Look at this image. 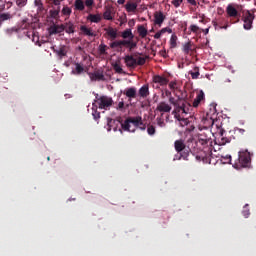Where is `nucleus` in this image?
Returning a JSON list of instances; mask_svg holds the SVG:
<instances>
[{
  "label": "nucleus",
  "mask_w": 256,
  "mask_h": 256,
  "mask_svg": "<svg viewBox=\"0 0 256 256\" xmlns=\"http://www.w3.org/2000/svg\"><path fill=\"white\" fill-rule=\"evenodd\" d=\"M118 123L121 125L122 131H127L128 133H135L137 129L140 131H145L147 125L143 122V117L141 116H129L124 121L123 118H117Z\"/></svg>",
  "instance_id": "obj_1"
},
{
  "label": "nucleus",
  "mask_w": 256,
  "mask_h": 256,
  "mask_svg": "<svg viewBox=\"0 0 256 256\" xmlns=\"http://www.w3.org/2000/svg\"><path fill=\"white\" fill-rule=\"evenodd\" d=\"M169 103L174 107L172 115H174L177 121H182L185 115H189V113H191L192 106L190 105V103H188L187 100L181 98V96H178L177 100L175 99V97L170 96Z\"/></svg>",
  "instance_id": "obj_2"
},
{
  "label": "nucleus",
  "mask_w": 256,
  "mask_h": 256,
  "mask_svg": "<svg viewBox=\"0 0 256 256\" xmlns=\"http://www.w3.org/2000/svg\"><path fill=\"white\" fill-rule=\"evenodd\" d=\"M251 164V152L242 150L238 153V158L235 160L233 167L234 169H243L249 167Z\"/></svg>",
  "instance_id": "obj_3"
},
{
  "label": "nucleus",
  "mask_w": 256,
  "mask_h": 256,
  "mask_svg": "<svg viewBox=\"0 0 256 256\" xmlns=\"http://www.w3.org/2000/svg\"><path fill=\"white\" fill-rule=\"evenodd\" d=\"M123 47H126L128 51H133V49H137V42H135L133 39H128L116 40L110 43V49H118V51H121Z\"/></svg>",
  "instance_id": "obj_4"
},
{
  "label": "nucleus",
  "mask_w": 256,
  "mask_h": 256,
  "mask_svg": "<svg viewBox=\"0 0 256 256\" xmlns=\"http://www.w3.org/2000/svg\"><path fill=\"white\" fill-rule=\"evenodd\" d=\"M145 57L137 56V54L134 55H126L124 57V63L128 69H135L137 65L143 66L146 63Z\"/></svg>",
  "instance_id": "obj_5"
},
{
  "label": "nucleus",
  "mask_w": 256,
  "mask_h": 256,
  "mask_svg": "<svg viewBox=\"0 0 256 256\" xmlns=\"http://www.w3.org/2000/svg\"><path fill=\"white\" fill-rule=\"evenodd\" d=\"M239 5L237 4H228L226 7V18L230 19V23H239V17L241 13L237 9Z\"/></svg>",
  "instance_id": "obj_6"
},
{
  "label": "nucleus",
  "mask_w": 256,
  "mask_h": 256,
  "mask_svg": "<svg viewBox=\"0 0 256 256\" xmlns=\"http://www.w3.org/2000/svg\"><path fill=\"white\" fill-rule=\"evenodd\" d=\"M174 147H175V151H177V153H180V156L178 157V159H184V161H189V153L190 150L189 148H187V146L185 145V142L180 139V140H176L174 142Z\"/></svg>",
  "instance_id": "obj_7"
},
{
  "label": "nucleus",
  "mask_w": 256,
  "mask_h": 256,
  "mask_svg": "<svg viewBox=\"0 0 256 256\" xmlns=\"http://www.w3.org/2000/svg\"><path fill=\"white\" fill-rule=\"evenodd\" d=\"M95 102L97 103L99 109H104L107 111L112 105H113V98L109 96H100L99 94H96V100Z\"/></svg>",
  "instance_id": "obj_8"
},
{
  "label": "nucleus",
  "mask_w": 256,
  "mask_h": 256,
  "mask_svg": "<svg viewBox=\"0 0 256 256\" xmlns=\"http://www.w3.org/2000/svg\"><path fill=\"white\" fill-rule=\"evenodd\" d=\"M255 20V14L251 13L250 11H247L243 17V28L245 31H251L253 29V21Z\"/></svg>",
  "instance_id": "obj_9"
},
{
  "label": "nucleus",
  "mask_w": 256,
  "mask_h": 256,
  "mask_svg": "<svg viewBox=\"0 0 256 256\" xmlns=\"http://www.w3.org/2000/svg\"><path fill=\"white\" fill-rule=\"evenodd\" d=\"M198 142L202 145H209L211 143V132L209 130H205L198 134Z\"/></svg>",
  "instance_id": "obj_10"
},
{
  "label": "nucleus",
  "mask_w": 256,
  "mask_h": 256,
  "mask_svg": "<svg viewBox=\"0 0 256 256\" xmlns=\"http://www.w3.org/2000/svg\"><path fill=\"white\" fill-rule=\"evenodd\" d=\"M153 83L156 85H160V87H166V85H169V79L165 76L161 75H154L152 78Z\"/></svg>",
  "instance_id": "obj_11"
},
{
  "label": "nucleus",
  "mask_w": 256,
  "mask_h": 256,
  "mask_svg": "<svg viewBox=\"0 0 256 256\" xmlns=\"http://www.w3.org/2000/svg\"><path fill=\"white\" fill-rule=\"evenodd\" d=\"M167 17L162 11H156L154 13V25H158V27H161L163 23L165 22V19Z\"/></svg>",
  "instance_id": "obj_12"
},
{
  "label": "nucleus",
  "mask_w": 256,
  "mask_h": 256,
  "mask_svg": "<svg viewBox=\"0 0 256 256\" xmlns=\"http://www.w3.org/2000/svg\"><path fill=\"white\" fill-rule=\"evenodd\" d=\"M91 81H105V74H103L102 70H96L94 72L88 73Z\"/></svg>",
  "instance_id": "obj_13"
},
{
  "label": "nucleus",
  "mask_w": 256,
  "mask_h": 256,
  "mask_svg": "<svg viewBox=\"0 0 256 256\" xmlns=\"http://www.w3.org/2000/svg\"><path fill=\"white\" fill-rule=\"evenodd\" d=\"M65 31V25H56L53 24L48 28L49 35H59V33H63Z\"/></svg>",
  "instance_id": "obj_14"
},
{
  "label": "nucleus",
  "mask_w": 256,
  "mask_h": 256,
  "mask_svg": "<svg viewBox=\"0 0 256 256\" xmlns=\"http://www.w3.org/2000/svg\"><path fill=\"white\" fill-rule=\"evenodd\" d=\"M171 109V105L165 101L160 102L156 107V111H159L161 115H163V113H171Z\"/></svg>",
  "instance_id": "obj_15"
},
{
  "label": "nucleus",
  "mask_w": 256,
  "mask_h": 256,
  "mask_svg": "<svg viewBox=\"0 0 256 256\" xmlns=\"http://www.w3.org/2000/svg\"><path fill=\"white\" fill-rule=\"evenodd\" d=\"M216 127L218 128L217 133L221 138V142H220L221 145H227V143H231V139L225 137V133H226L225 129H223L222 127H219L217 125H216Z\"/></svg>",
  "instance_id": "obj_16"
},
{
  "label": "nucleus",
  "mask_w": 256,
  "mask_h": 256,
  "mask_svg": "<svg viewBox=\"0 0 256 256\" xmlns=\"http://www.w3.org/2000/svg\"><path fill=\"white\" fill-rule=\"evenodd\" d=\"M123 93L128 97L129 101L137 99V88L135 87L126 88Z\"/></svg>",
  "instance_id": "obj_17"
},
{
  "label": "nucleus",
  "mask_w": 256,
  "mask_h": 256,
  "mask_svg": "<svg viewBox=\"0 0 256 256\" xmlns=\"http://www.w3.org/2000/svg\"><path fill=\"white\" fill-rule=\"evenodd\" d=\"M201 101H205V92H203V90L197 94L193 101L192 107H199V105H201Z\"/></svg>",
  "instance_id": "obj_18"
},
{
  "label": "nucleus",
  "mask_w": 256,
  "mask_h": 256,
  "mask_svg": "<svg viewBox=\"0 0 256 256\" xmlns=\"http://www.w3.org/2000/svg\"><path fill=\"white\" fill-rule=\"evenodd\" d=\"M202 123L204 125L205 131L209 130L210 127L212 129H213V127H215V120H213V118H203Z\"/></svg>",
  "instance_id": "obj_19"
},
{
  "label": "nucleus",
  "mask_w": 256,
  "mask_h": 256,
  "mask_svg": "<svg viewBox=\"0 0 256 256\" xmlns=\"http://www.w3.org/2000/svg\"><path fill=\"white\" fill-rule=\"evenodd\" d=\"M67 46L62 45L58 49H54V53L60 57V59H63V57H67Z\"/></svg>",
  "instance_id": "obj_20"
},
{
  "label": "nucleus",
  "mask_w": 256,
  "mask_h": 256,
  "mask_svg": "<svg viewBox=\"0 0 256 256\" xmlns=\"http://www.w3.org/2000/svg\"><path fill=\"white\" fill-rule=\"evenodd\" d=\"M139 97H142V99H147V96L149 95V85L145 84L143 85L139 91H138Z\"/></svg>",
  "instance_id": "obj_21"
},
{
  "label": "nucleus",
  "mask_w": 256,
  "mask_h": 256,
  "mask_svg": "<svg viewBox=\"0 0 256 256\" xmlns=\"http://www.w3.org/2000/svg\"><path fill=\"white\" fill-rule=\"evenodd\" d=\"M121 37L123 40L135 39V35L133 34V31L131 30V28H127L126 30H124L121 33Z\"/></svg>",
  "instance_id": "obj_22"
},
{
  "label": "nucleus",
  "mask_w": 256,
  "mask_h": 256,
  "mask_svg": "<svg viewBox=\"0 0 256 256\" xmlns=\"http://www.w3.org/2000/svg\"><path fill=\"white\" fill-rule=\"evenodd\" d=\"M80 31H82V33L84 35H87L88 37H95V33H93V30H91V28H87V26L82 25L80 27Z\"/></svg>",
  "instance_id": "obj_23"
},
{
  "label": "nucleus",
  "mask_w": 256,
  "mask_h": 256,
  "mask_svg": "<svg viewBox=\"0 0 256 256\" xmlns=\"http://www.w3.org/2000/svg\"><path fill=\"white\" fill-rule=\"evenodd\" d=\"M87 20L91 23H100L101 21V15L99 14H89L87 17Z\"/></svg>",
  "instance_id": "obj_24"
},
{
  "label": "nucleus",
  "mask_w": 256,
  "mask_h": 256,
  "mask_svg": "<svg viewBox=\"0 0 256 256\" xmlns=\"http://www.w3.org/2000/svg\"><path fill=\"white\" fill-rule=\"evenodd\" d=\"M74 7L76 11H85V2L83 0H75Z\"/></svg>",
  "instance_id": "obj_25"
},
{
  "label": "nucleus",
  "mask_w": 256,
  "mask_h": 256,
  "mask_svg": "<svg viewBox=\"0 0 256 256\" xmlns=\"http://www.w3.org/2000/svg\"><path fill=\"white\" fill-rule=\"evenodd\" d=\"M138 35L142 38L145 39L147 37V28L143 25H138L137 27Z\"/></svg>",
  "instance_id": "obj_26"
},
{
  "label": "nucleus",
  "mask_w": 256,
  "mask_h": 256,
  "mask_svg": "<svg viewBox=\"0 0 256 256\" xmlns=\"http://www.w3.org/2000/svg\"><path fill=\"white\" fill-rule=\"evenodd\" d=\"M85 71V68L80 63L75 64V70H72V75H81Z\"/></svg>",
  "instance_id": "obj_27"
},
{
  "label": "nucleus",
  "mask_w": 256,
  "mask_h": 256,
  "mask_svg": "<svg viewBox=\"0 0 256 256\" xmlns=\"http://www.w3.org/2000/svg\"><path fill=\"white\" fill-rule=\"evenodd\" d=\"M126 11L128 13H135V11H137V3H131V2H128L126 5Z\"/></svg>",
  "instance_id": "obj_28"
},
{
  "label": "nucleus",
  "mask_w": 256,
  "mask_h": 256,
  "mask_svg": "<svg viewBox=\"0 0 256 256\" xmlns=\"http://www.w3.org/2000/svg\"><path fill=\"white\" fill-rule=\"evenodd\" d=\"M64 31H66V33H75V25L71 22H68L64 25Z\"/></svg>",
  "instance_id": "obj_29"
},
{
  "label": "nucleus",
  "mask_w": 256,
  "mask_h": 256,
  "mask_svg": "<svg viewBox=\"0 0 256 256\" xmlns=\"http://www.w3.org/2000/svg\"><path fill=\"white\" fill-rule=\"evenodd\" d=\"M193 44L191 43V41L183 44V48L182 51L185 53V55H189L190 51H193Z\"/></svg>",
  "instance_id": "obj_30"
},
{
  "label": "nucleus",
  "mask_w": 256,
  "mask_h": 256,
  "mask_svg": "<svg viewBox=\"0 0 256 256\" xmlns=\"http://www.w3.org/2000/svg\"><path fill=\"white\" fill-rule=\"evenodd\" d=\"M189 74L191 75L192 79H199V75H201V73L199 72V67L195 66L193 68V71H190Z\"/></svg>",
  "instance_id": "obj_31"
},
{
  "label": "nucleus",
  "mask_w": 256,
  "mask_h": 256,
  "mask_svg": "<svg viewBox=\"0 0 256 256\" xmlns=\"http://www.w3.org/2000/svg\"><path fill=\"white\" fill-rule=\"evenodd\" d=\"M177 35L172 34L170 38V49H175L177 47Z\"/></svg>",
  "instance_id": "obj_32"
},
{
  "label": "nucleus",
  "mask_w": 256,
  "mask_h": 256,
  "mask_svg": "<svg viewBox=\"0 0 256 256\" xmlns=\"http://www.w3.org/2000/svg\"><path fill=\"white\" fill-rule=\"evenodd\" d=\"M199 31H201V28H199V26L192 24L189 27V32L188 35H191V33H199Z\"/></svg>",
  "instance_id": "obj_33"
},
{
  "label": "nucleus",
  "mask_w": 256,
  "mask_h": 256,
  "mask_svg": "<svg viewBox=\"0 0 256 256\" xmlns=\"http://www.w3.org/2000/svg\"><path fill=\"white\" fill-rule=\"evenodd\" d=\"M156 132H157V130H156V128H155L154 125L149 124V125L147 126V133H148V135H150L151 137H153V135H155Z\"/></svg>",
  "instance_id": "obj_34"
},
{
  "label": "nucleus",
  "mask_w": 256,
  "mask_h": 256,
  "mask_svg": "<svg viewBox=\"0 0 256 256\" xmlns=\"http://www.w3.org/2000/svg\"><path fill=\"white\" fill-rule=\"evenodd\" d=\"M107 35H109V37H111L112 40H115V38L117 37V30L109 28L107 31Z\"/></svg>",
  "instance_id": "obj_35"
},
{
  "label": "nucleus",
  "mask_w": 256,
  "mask_h": 256,
  "mask_svg": "<svg viewBox=\"0 0 256 256\" xmlns=\"http://www.w3.org/2000/svg\"><path fill=\"white\" fill-rule=\"evenodd\" d=\"M5 33H6V35L11 36V35H13V33H19V28H17V27L7 28L5 30Z\"/></svg>",
  "instance_id": "obj_36"
},
{
  "label": "nucleus",
  "mask_w": 256,
  "mask_h": 256,
  "mask_svg": "<svg viewBox=\"0 0 256 256\" xmlns=\"http://www.w3.org/2000/svg\"><path fill=\"white\" fill-rule=\"evenodd\" d=\"M104 19H106V21H113V16H111V10L107 9L104 14H103Z\"/></svg>",
  "instance_id": "obj_37"
},
{
  "label": "nucleus",
  "mask_w": 256,
  "mask_h": 256,
  "mask_svg": "<svg viewBox=\"0 0 256 256\" xmlns=\"http://www.w3.org/2000/svg\"><path fill=\"white\" fill-rule=\"evenodd\" d=\"M99 52H100V55H107V45L100 44Z\"/></svg>",
  "instance_id": "obj_38"
},
{
  "label": "nucleus",
  "mask_w": 256,
  "mask_h": 256,
  "mask_svg": "<svg viewBox=\"0 0 256 256\" xmlns=\"http://www.w3.org/2000/svg\"><path fill=\"white\" fill-rule=\"evenodd\" d=\"M71 13H72V10L69 6H65L62 9V14L66 15V17H69V15H71Z\"/></svg>",
  "instance_id": "obj_39"
},
{
  "label": "nucleus",
  "mask_w": 256,
  "mask_h": 256,
  "mask_svg": "<svg viewBox=\"0 0 256 256\" xmlns=\"http://www.w3.org/2000/svg\"><path fill=\"white\" fill-rule=\"evenodd\" d=\"M50 17L52 19H59V10H50Z\"/></svg>",
  "instance_id": "obj_40"
},
{
  "label": "nucleus",
  "mask_w": 256,
  "mask_h": 256,
  "mask_svg": "<svg viewBox=\"0 0 256 256\" xmlns=\"http://www.w3.org/2000/svg\"><path fill=\"white\" fill-rule=\"evenodd\" d=\"M32 41L33 43H35L36 45H38L39 47H41V44L39 43V36H37L35 34V32L32 33Z\"/></svg>",
  "instance_id": "obj_41"
},
{
  "label": "nucleus",
  "mask_w": 256,
  "mask_h": 256,
  "mask_svg": "<svg viewBox=\"0 0 256 256\" xmlns=\"http://www.w3.org/2000/svg\"><path fill=\"white\" fill-rule=\"evenodd\" d=\"M168 86H169V89H171V91H176L177 82L176 81H171V82H169Z\"/></svg>",
  "instance_id": "obj_42"
},
{
  "label": "nucleus",
  "mask_w": 256,
  "mask_h": 256,
  "mask_svg": "<svg viewBox=\"0 0 256 256\" xmlns=\"http://www.w3.org/2000/svg\"><path fill=\"white\" fill-rule=\"evenodd\" d=\"M11 14L9 13H3L0 15V19H2V21H7L8 19H11Z\"/></svg>",
  "instance_id": "obj_43"
},
{
  "label": "nucleus",
  "mask_w": 256,
  "mask_h": 256,
  "mask_svg": "<svg viewBox=\"0 0 256 256\" xmlns=\"http://www.w3.org/2000/svg\"><path fill=\"white\" fill-rule=\"evenodd\" d=\"M156 121H157L158 127H165V120H163V118L158 117V118L156 119Z\"/></svg>",
  "instance_id": "obj_44"
},
{
  "label": "nucleus",
  "mask_w": 256,
  "mask_h": 256,
  "mask_svg": "<svg viewBox=\"0 0 256 256\" xmlns=\"http://www.w3.org/2000/svg\"><path fill=\"white\" fill-rule=\"evenodd\" d=\"M181 3H183V0H172V5L178 9V7H181Z\"/></svg>",
  "instance_id": "obj_45"
},
{
  "label": "nucleus",
  "mask_w": 256,
  "mask_h": 256,
  "mask_svg": "<svg viewBox=\"0 0 256 256\" xmlns=\"http://www.w3.org/2000/svg\"><path fill=\"white\" fill-rule=\"evenodd\" d=\"M16 5L18 7H25V5H27V0H16Z\"/></svg>",
  "instance_id": "obj_46"
},
{
  "label": "nucleus",
  "mask_w": 256,
  "mask_h": 256,
  "mask_svg": "<svg viewBox=\"0 0 256 256\" xmlns=\"http://www.w3.org/2000/svg\"><path fill=\"white\" fill-rule=\"evenodd\" d=\"M160 33H161L162 35H165V33H173V30H172L171 28H169V27H166V28H162V29L160 30Z\"/></svg>",
  "instance_id": "obj_47"
},
{
  "label": "nucleus",
  "mask_w": 256,
  "mask_h": 256,
  "mask_svg": "<svg viewBox=\"0 0 256 256\" xmlns=\"http://www.w3.org/2000/svg\"><path fill=\"white\" fill-rule=\"evenodd\" d=\"M92 115H93V118H94L95 121H99V119H101V113L100 112L94 111L92 113Z\"/></svg>",
  "instance_id": "obj_48"
},
{
  "label": "nucleus",
  "mask_w": 256,
  "mask_h": 256,
  "mask_svg": "<svg viewBox=\"0 0 256 256\" xmlns=\"http://www.w3.org/2000/svg\"><path fill=\"white\" fill-rule=\"evenodd\" d=\"M114 70L116 71V73H123V68H121V65L119 64L114 65Z\"/></svg>",
  "instance_id": "obj_49"
},
{
  "label": "nucleus",
  "mask_w": 256,
  "mask_h": 256,
  "mask_svg": "<svg viewBox=\"0 0 256 256\" xmlns=\"http://www.w3.org/2000/svg\"><path fill=\"white\" fill-rule=\"evenodd\" d=\"M162 97H172L171 91L169 89H164V93H162Z\"/></svg>",
  "instance_id": "obj_50"
},
{
  "label": "nucleus",
  "mask_w": 256,
  "mask_h": 256,
  "mask_svg": "<svg viewBox=\"0 0 256 256\" xmlns=\"http://www.w3.org/2000/svg\"><path fill=\"white\" fill-rule=\"evenodd\" d=\"M124 108H125V102H123V101L119 102L118 106L116 107V109L118 111H122V109H124Z\"/></svg>",
  "instance_id": "obj_51"
},
{
  "label": "nucleus",
  "mask_w": 256,
  "mask_h": 256,
  "mask_svg": "<svg viewBox=\"0 0 256 256\" xmlns=\"http://www.w3.org/2000/svg\"><path fill=\"white\" fill-rule=\"evenodd\" d=\"M95 0H85L86 7H93Z\"/></svg>",
  "instance_id": "obj_52"
},
{
  "label": "nucleus",
  "mask_w": 256,
  "mask_h": 256,
  "mask_svg": "<svg viewBox=\"0 0 256 256\" xmlns=\"http://www.w3.org/2000/svg\"><path fill=\"white\" fill-rule=\"evenodd\" d=\"M29 27V23H27V20L22 21V25L20 26V29H27Z\"/></svg>",
  "instance_id": "obj_53"
},
{
  "label": "nucleus",
  "mask_w": 256,
  "mask_h": 256,
  "mask_svg": "<svg viewBox=\"0 0 256 256\" xmlns=\"http://www.w3.org/2000/svg\"><path fill=\"white\" fill-rule=\"evenodd\" d=\"M35 7H43V2L41 0H34Z\"/></svg>",
  "instance_id": "obj_54"
},
{
  "label": "nucleus",
  "mask_w": 256,
  "mask_h": 256,
  "mask_svg": "<svg viewBox=\"0 0 256 256\" xmlns=\"http://www.w3.org/2000/svg\"><path fill=\"white\" fill-rule=\"evenodd\" d=\"M243 216L247 219V217H249V215H251V213L249 212V210H243Z\"/></svg>",
  "instance_id": "obj_55"
},
{
  "label": "nucleus",
  "mask_w": 256,
  "mask_h": 256,
  "mask_svg": "<svg viewBox=\"0 0 256 256\" xmlns=\"http://www.w3.org/2000/svg\"><path fill=\"white\" fill-rule=\"evenodd\" d=\"M161 35H163L161 33V31H158L155 35H154V39H161Z\"/></svg>",
  "instance_id": "obj_56"
},
{
  "label": "nucleus",
  "mask_w": 256,
  "mask_h": 256,
  "mask_svg": "<svg viewBox=\"0 0 256 256\" xmlns=\"http://www.w3.org/2000/svg\"><path fill=\"white\" fill-rule=\"evenodd\" d=\"M226 163H231V156L227 155L225 158Z\"/></svg>",
  "instance_id": "obj_57"
},
{
  "label": "nucleus",
  "mask_w": 256,
  "mask_h": 256,
  "mask_svg": "<svg viewBox=\"0 0 256 256\" xmlns=\"http://www.w3.org/2000/svg\"><path fill=\"white\" fill-rule=\"evenodd\" d=\"M116 120L108 119V126L111 127Z\"/></svg>",
  "instance_id": "obj_58"
},
{
  "label": "nucleus",
  "mask_w": 256,
  "mask_h": 256,
  "mask_svg": "<svg viewBox=\"0 0 256 256\" xmlns=\"http://www.w3.org/2000/svg\"><path fill=\"white\" fill-rule=\"evenodd\" d=\"M189 3H190V5H197V1H195V0H187Z\"/></svg>",
  "instance_id": "obj_59"
},
{
  "label": "nucleus",
  "mask_w": 256,
  "mask_h": 256,
  "mask_svg": "<svg viewBox=\"0 0 256 256\" xmlns=\"http://www.w3.org/2000/svg\"><path fill=\"white\" fill-rule=\"evenodd\" d=\"M117 3L118 5H125V0H118Z\"/></svg>",
  "instance_id": "obj_60"
},
{
  "label": "nucleus",
  "mask_w": 256,
  "mask_h": 256,
  "mask_svg": "<svg viewBox=\"0 0 256 256\" xmlns=\"http://www.w3.org/2000/svg\"><path fill=\"white\" fill-rule=\"evenodd\" d=\"M203 31V33L205 34V35H208L209 34V28H206V29H204V30H202Z\"/></svg>",
  "instance_id": "obj_61"
},
{
  "label": "nucleus",
  "mask_w": 256,
  "mask_h": 256,
  "mask_svg": "<svg viewBox=\"0 0 256 256\" xmlns=\"http://www.w3.org/2000/svg\"><path fill=\"white\" fill-rule=\"evenodd\" d=\"M60 1L59 0H54V5H60Z\"/></svg>",
  "instance_id": "obj_62"
},
{
  "label": "nucleus",
  "mask_w": 256,
  "mask_h": 256,
  "mask_svg": "<svg viewBox=\"0 0 256 256\" xmlns=\"http://www.w3.org/2000/svg\"><path fill=\"white\" fill-rule=\"evenodd\" d=\"M38 11H43V4L42 7H38Z\"/></svg>",
  "instance_id": "obj_63"
},
{
  "label": "nucleus",
  "mask_w": 256,
  "mask_h": 256,
  "mask_svg": "<svg viewBox=\"0 0 256 256\" xmlns=\"http://www.w3.org/2000/svg\"><path fill=\"white\" fill-rule=\"evenodd\" d=\"M240 132H241V133H245V130H243V129H240Z\"/></svg>",
  "instance_id": "obj_64"
}]
</instances>
